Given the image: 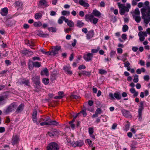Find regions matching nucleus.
<instances>
[{
    "mask_svg": "<svg viewBox=\"0 0 150 150\" xmlns=\"http://www.w3.org/2000/svg\"><path fill=\"white\" fill-rule=\"evenodd\" d=\"M146 11V9L144 8H143L141 9L142 18L144 19V22L146 24H148L150 21V7L148 8L146 16L145 13Z\"/></svg>",
    "mask_w": 150,
    "mask_h": 150,
    "instance_id": "obj_1",
    "label": "nucleus"
},
{
    "mask_svg": "<svg viewBox=\"0 0 150 150\" xmlns=\"http://www.w3.org/2000/svg\"><path fill=\"white\" fill-rule=\"evenodd\" d=\"M17 106V104L16 102H13L11 103L4 110V113L6 114H7L10 112L14 111Z\"/></svg>",
    "mask_w": 150,
    "mask_h": 150,
    "instance_id": "obj_2",
    "label": "nucleus"
},
{
    "mask_svg": "<svg viewBox=\"0 0 150 150\" xmlns=\"http://www.w3.org/2000/svg\"><path fill=\"white\" fill-rule=\"evenodd\" d=\"M59 146L55 142L49 143L47 147V150H59Z\"/></svg>",
    "mask_w": 150,
    "mask_h": 150,
    "instance_id": "obj_3",
    "label": "nucleus"
},
{
    "mask_svg": "<svg viewBox=\"0 0 150 150\" xmlns=\"http://www.w3.org/2000/svg\"><path fill=\"white\" fill-rule=\"evenodd\" d=\"M119 93L117 92L116 93H115L114 95L112 93H110L109 94V96L110 98V99L113 100L115 99L114 97L117 100H119L121 99V96L120 94Z\"/></svg>",
    "mask_w": 150,
    "mask_h": 150,
    "instance_id": "obj_4",
    "label": "nucleus"
},
{
    "mask_svg": "<svg viewBox=\"0 0 150 150\" xmlns=\"http://www.w3.org/2000/svg\"><path fill=\"white\" fill-rule=\"evenodd\" d=\"M71 144L72 146L74 147L76 146L81 147L83 145L84 143L83 140H79L72 142Z\"/></svg>",
    "mask_w": 150,
    "mask_h": 150,
    "instance_id": "obj_5",
    "label": "nucleus"
},
{
    "mask_svg": "<svg viewBox=\"0 0 150 150\" xmlns=\"http://www.w3.org/2000/svg\"><path fill=\"white\" fill-rule=\"evenodd\" d=\"M121 112L123 115L125 117L129 118H132V116L129 111L125 109H122L121 110Z\"/></svg>",
    "mask_w": 150,
    "mask_h": 150,
    "instance_id": "obj_6",
    "label": "nucleus"
},
{
    "mask_svg": "<svg viewBox=\"0 0 150 150\" xmlns=\"http://www.w3.org/2000/svg\"><path fill=\"white\" fill-rule=\"evenodd\" d=\"M93 55L92 53H88L84 55L83 57L86 61L88 62L92 60Z\"/></svg>",
    "mask_w": 150,
    "mask_h": 150,
    "instance_id": "obj_7",
    "label": "nucleus"
},
{
    "mask_svg": "<svg viewBox=\"0 0 150 150\" xmlns=\"http://www.w3.org/2000/svg\"><path fill=\"white\" fill-rule=\"evenodd\" d=\"M19 140V136L17 135H13L12 139V144L13 145H14L18 144Z\"/></svg>",
    "mask_w": 150,
    "mask_h": 150,
    "instance_id": "obj_8",
    "label": "nucleus"
},
{
    "mask_svg": "<svg viewBox=\"0 0 150 150\" xmlns=\"http://www.w3.org/2000/svg\"><path fill=\"white\" fill-rule=\"evenodd\" d=\"M32 79L33 82L35 84H37L38 85L40 84V76H34L32 78Z\"/></svg>",
    "mask_w": 150,
    "mask_h": 150,
    "instance_id": "obj_9",
    "label": "nucleus"
},
{
    "mask_svg": "<svg viewBox=\"0 0 150 150\" xmlns=\"http://www.w3.org/2000/svg\"><path fill=\"white\" fill-rule=\"evenodd\" d=\"M90 75H91V72L86 71H81L80 73L79 74V76L80 77L83 76H88L89 77Z\"/></svg>",
    "mask_w": 150,
    "mask_h": 150,
    "instance_id": "obj_10",
    "label": "nucleus"
},
{
    "mask_svg": "<svg viewBox=\"0 0 150 150\" xmlns=\"http://www.w3.org/2000/svg\"><path fill=\"white\" fill-rule=\"evenodd\" d=\"M47 2L45 0H40L38 4V6L42 7H45L48 6Z\"/></svg>",
    "mask_w": 150,
    "mask_h": 150,
    "instance_id": "obj_11",
    "label": "nucleus"
},
{
    "mask_svg": "<svg viewBox=\"0 0 150 150\" xmlns=\"http://www.w3.org/2000/svg\"><path fill=\"white\" fill-rule=\"evenodd\" d=\"M24 105L23 103L21 104L16 109L15 113L18 114L21 112L23 110Z\"/></svg>",
    "mask_w": 150,
    "mask_h": 150,
    "instance_id": "obj_12",
    "label": "nucleus"
},
{
    "mask_svg": "<svg viewBox=\"0 0 150 150\" xmlns=\"http://www.w3.org/2000/svg\"><path fill=\"white\" fill-rule=\"evenodd\" d=\"M94 35V30H91L88 31V33L86 34V38L88 39H90L93 37Z\"/></svg>",
    "mask_w": 150,
    "mask_h": 150,
    "instance_id": "obj_13",
    "label": "nucleus"
},
{
    "mask_svg": "<svg viewBox=\"0 0 150 150\" xmlns=\"http://www.w3.org/2000/svg\"><path fill=\"white\" fill-rule=\"evenodd\" d=\"M94 16L92 14H86L85 16V20L87 21H90L92 22V19L93 18Z\"/></svg>",
    "mask_w": 150,
    "mask_h": 150,
    "instance_id": "obj_14",
    "label": "nucleus"
},
{
    "mask_svg": "<svg viewBox=\"0 0 150 150\" xmlns=\"http://www.w3.org/2000/svg\"><path fill=\"white\" fill-rule=\"evenodd\" d=\"M8 9L7 8L5 7L2 9L1 10V14L3 16L7 15L8 14Z\"/></svg>",
    "mask_w": 150,
    "mask_h": 150,
    "instance_id": "obj_15",
    "label": "nucleus"
},
{
    "mask_svg": "<svg viewBox=\"0 0 150 150\" xmlns=\"http://www.w3.org/2000/svg\"><path fill=\"white\" fill-rule=\"evenodd\" d=\"M129 9H128L127 8H126V6H125L124 8H122L120 9V13L121 15H123L126 12H129Z\"/></svg>",
    "mask_w": 150,
    "mask_h": 150,
    "instance_id": "obj_16",
    "label": "nucleus"
},
{
    "mask_svg": "<svg viewBox=\"0 0 150 150\" xmlns=\"http://www.w3.org/2000/svg\"><path fill=\"white\" fill-rule=\"evenodd\" d=\"M8 93V92L6 91V92L4 93V95L0 96V101H1L4 100L7 98L8 96L9 95Z\"/></svg>",
    "mask_w": 150,
    "mask_h": 150,
    "instance_id": "obj_17",
    "label": "nucleus"
},
{
    "mask_svg": "<svg viewBox=\"0 0 150 150\" xmlns=\"http://www.w3.org/2000/svg\"><path fill=\"white\" fill-rule=\"evenodd\" d=\"M79 3L81 5L85 7H88L89 6V4L88 3L85 2L82 0H79Z\"/></svg>",
    "mask_w": 150,
    "mask_h": 150,
    "instance_id": "obj_18",
    "label": "nucleus"
},
{
    "mask_svg": "<svg viewBox=\"0 0 150 150\" xmlns=\"http://www.w3.org/2000/svg\"><path fill=\"white\" fill-rule=\"evenodd\" d=\"M21 83L22 84H24L26 86H28L29 87L30 86V81L28 79H23L22 81H21Z\"/></svg>",
    "mask_w": 150,
    "mask_h": 150,
    "instance_id": "obj_19",
    "label": "nucleus"
},
{
    "mask_svg": "<svg viewBox=\"0 0 150 150\" xmlns=\"http://www.w3.org/2000/svg\"><path fill=\"white\" fill-rule=\"evenodd\" d=\"M84 25V23L82 21L78 20L77 21L76 26L79 28H82Z\"/></svg>",
    "mask_w": 150,
    "mask_h": 150,
    "instance_id": "obj_20",
    "label": "nucleus"
},
{
    "mask_svg": "<svg viewBox=\"0 0 150 150\" xmlns=\"http://www.w3.org/2000/svg\"><path fill=\"white\" fill-rule=\"evenodd\" d=\"M130 91L132 93L134 94L133 96L134 97H136L138 96V92L137 91H136L134 88H131L130 89Z\"/></svg>",
    "mask_w": 150,
    "mask_h": 150,
    "instance_id": "obj_21",
    "label": "nucleus"
},
{
    "mask_svg": "<svg viewBox=\"0 0 150 150\" xmlns=\"http://www.w3.org/2000/svg\"><path fill=\"white\" fill-rule=\"evenodd\" d=\"M58 74L56 72V73H52L50 76V80L53 81L56 79L57 75Z\"/></svg>",
    "mask_w": 150,
    "mask_h": 150,
    "instance_id": "obj_22",
    "label": "nucleus"
},
{
    "mask_svg": "<svg viewBox=\"0 0 150 150\" xmlns=\"http://www.w3.org/2000/svg\"><path fill=\"white\" fill-rule=\"evenodd\" d=\"M37 35L38 36L42 38L47 37L49 36L48 34L44 33L42 32H39L37 34Z\"/></svg>",
    "mask_w": 150,
    "mask_h": 150,
    "instance_id": "obj_23",
    "label": "nucleus"
},
{
    "mask_svg": "<svg viewBox=\"0 0 150 150\" xmlns=\"http://www.w3.org/2000/svg\"><path fill=\"white\" fill-rule=\"evenodd\" d=\"M63 69L65 71L67 72L69 74H72V71H70L69 68L67 66L64 67L63 68Z\"/></svg>",
    "mask_w": 150,
    "mask_h": 150,
    "instance_id": "obj_24",
    "label": "nucleus"
},
{
    "mask_svg": "<svg viewBox=\"0 0 150 150\" xmlns=\"http://www.w3.org/2000/svg\"><path fill=\"white\" fill-rule=\"evenodd\" d=\"M92 14L98 17L101 15L100 13L96 9L93 10Z\"/></svg>",
    "mask_w": 150,
    "mask_h": 150,
    "instance_id": "obj_25",
    "label": "nucleus"
},
{
    "mask_svg": "<svg viewBox=\"0 0 150 150\" xmlns=\"http://www.w3.org/2000/svg\"><path fill=\"white\" fill-rule=\"evenodd\" d=\"M41 75L42 76L45 75L46 76H47L49 75L48 70L47 68L45 69L43 71H41L40 73Z\"/></svg>",
    "mask_w": 150,
    "mask_h": 150,
    "instance_id": "obj_26",
    "label": "nucleus"
},
{
    "mask_svg": "<svg viewBox=\"0 0 150 150\" xmlns=\"http://www.w3.org/2000/svg\"><path fill=\"white\" fill-rule=\"evenodd\" d=\"M42 82L45 85H47L49 82V79L48 78H44L42 80Z\"/></svg>",
    "mask_w": 150,
    "mask_h": 150,
    "instance_id": "obj_27",
    "label": "nucleus"
},
{
    "mask_svg": "<svg viewBox=\"0 0 150 150\" xmlns=\"http://www.w3.org/2000/svg\"><path fill=\"white\" fill-rule=\"evenodd\" d=\"M42 16V14L40 13H36L35 16V18L36 19H39Z\"/></svg>",
    "mask_w": 150,
    "mask_h": 150,
    "instance_id": "obj_28",
    "label": "nucleus"
},
{
    "mask_svg": "<svg viewBox=\"0 0 150 150\" xmlns=\"http://www.w3.org/2000/svg\"><path fill=\"white\" fill-rule=\"evenodd\" d=\"M49 125H57L59 124V122L55 121H50L48 122Z\"/></svg>",
    "mask_w": 150,
    "mask_h": 150,
    "instance_id": "obj_29",
    "label": "nucleus"
},
{
    "mask_svg": "<svg viewBox=\"0 0 150 150\" xmlns=\"http://www.w3.org/2000/svg\"><path fill=\"white\" fill-rule=\"evenodd\" d=\"M35 85L34 86V88L35 89L34 90L35 91L38 92L39 91L40 87V84H39V85H38L37 84H35Z\"/></svg>",
    "mask_w": 150,
    "mask_h": 150,
    "instance_id": "obj_30",
    "label": "nucleus"
},
{
    "mask_svg": "<svg viewBox=\"0 0 150 150\" xmlns=\"http://www.w3.org/2000/svg\"><path fill=\"white\" fill-rule=\"evenodd\" d=\"M33 25L35 27H40L42 25V23L40 22H35L33 23Z\"/></svg>",
    "mask_w": 150,
    "mask_h": 150,
    "instance_id": "obj_31",
    "label": "nucleus"
},
{
    "mask_svg": "<svg viewBox=\"0 0 150 150\" xmlns=\"http://www.w3.org/2000/svg\"><path fill=\"white\" fill-rule=\"evenodd\" d=\"M139 37L144 36H147V33L146 32L140 31L139 32L138 34Z\"/></svg>",
    "mask_w": 150,
    "mask_h": 150,
    "instance_id": "obj_32",
    "label": "nucleus"
},
{
    "mask_svg": "<svg viewBox=\"0 0 150 150\" xmlns=\"http://www.w3.org/2000/svg\"><path fill=\"white\" fill-rule=\"evenodd\" d=\"M133 16V18H134L135 21L137 23H139L140 22L141 20L140 16H136L134 17V16Z\"/></svg>",
    "mask_w": 150,
    "mask_h": 150,
    "instance_id": "obj_33",
    "label": "nucleus"
},
{
    "mask_svg": "<svg viewBox=\"0 0 150 150\" xmlns=\"http://www.w3.org/2000/svg\"><path fill=\"white\" fill-rule=\"evenodd\" d=\"M139 108L138 110H142L144 109V102L142 101L140 102V105L139 106Z\"/></svg>",
    "mask_w": 150,
    "mask_h": 150,
    "instance_id": "obj_34",
    "label": "nucleus"
},
{
    "mask_svg": "<svg viewBox=\"0 0 150 150\" xmlns=\"http://www.w3.org/2000/svg\"><path fill=\"white\" fill-rule=\"evenodd\" d=\"M33 66L35 67H40L41 64L39 62H32Z\"/></svg>",
    "mask_w": 150,
    "mask_h": 150,
    "instance_id": "obj_35",
    "label": "nucleus"
},
{
    "mask_svg": "<svg viewBox=\"0 0 150 150\" xmlns=\"http://www.w3.org/2000/svg\"><path fill=\"white\" fill-rule=\"evenodd\" d=\"M37 111L36 109H34L32 114V118L33 119L37 118Z\"/></svg>",
    "mask_w": 150,
    "mask_h": 150,
    "instance_id": "obj_36",
    "label": "nucleus"
},
{
    "mask_svg": "<svg viewBox=\"0 0 150 150\" xmlns=\"http://www.w3.org/2000/svg\"><path fill=\"white\" fill-rule=\"evenodd\" d=\"M26 42V44L32 47H33L35 46L34 42L32 41L30 42L29 40H27Z\"/></svg>",
    "mask_w": 150,
    "mask_h": 150,
    "instance_id": "obj_37",
    "label": "nucleus"
},
{
    "mask_svg": "<svg viewBox=\"0 0 150 150\" xmlns=\"http://www.w3.org/2000/svg\"><path fill=\"white\" fill-rule=\"evenodd\" d=\"M6 25L7 26H11L13 25V23L10 20H8L6 21Z\"/></svg>",
    "mask_w": 150,
    "mask_h": 150,
    "instance_id": "obj_38",
    "label": "nucleus"
},
{
    "mask_svg": "<svg viewBox=\"0 0 150 150\" xmlns=\"http://www.w3.org/2000/svg\"><path fill=\"white\" fill-rule=\"evenodd\" d=\"M62 14L63 16L69 15L70 12L69 11H63L62 12Z\"/></svg>",
    "mask_w": 150,
    "mask_h": 150,
    "instance_id": "obj_39",
    "label": "nucleus"
},
{
    "mask_svg": "<svg viewBox=\"0 0 150 150\" xmlns=\"http://www.w3.org/2000/svg\"><path fill=\"white\" fill-rule=\"evenodd\" d=\"M23 53V54H25V55H27L29 52L31 53H32L31 54L32 55L33 54V52L31 51H29V50H24L22 51Z\"/></svg>",
    "mask_w": 150,
    "mask_h": 150,
    "instance_id": "obj_40",
    "label": "nucleus"
},
{
    "mask_svg": "<svg viewBox=\"0 0 150 150\" xmlns=\"http://www.w3.org/2000/svg\"><path fill=\"white\" fill-rule=\"evenodd\" d=\"M128 29V27L127 25H124L122 27V31L125 32H126Z\"/></svg>",
    "mask_w": 150,
    "mask_h": 150,
    "instance_id": "obj_41",
    "label": "nucleus"
},
{
    "mask_svg": "<svg viewBox=\"0 0 150 150\" xmlns=\"http://www.w3.org/2000/svg\"><path fill=\"white\" fill-rule=\"evenodd\" d=\"M134 78L133 81L134 83H137L138 81V76L137 74H135L134 76Z\"/></svg>",
    "mask_w": 150,
    "mask_h": 150,
    "instance_id": "obj_42",
    "label": "nucleus"
},
{
    "mask_svg": "<svg viewBox=\"0 0 150 150\" xmlns=\"http://www.w3.org/2000/svg\"><path fill=\"white\" fill-rule=\"evenodd\" d=\"M67 25L70 27H73L74 25V23L71 21L69 20L68 22Z\"/></svg>",
    "mask_w": 150,
    "mask_h": 150,
    "instance_id": "obj_43",
    "label": "nucleus"
},
{
    "mask_svg": "<svg viewBox=\"0 0 150 150\" xmlns=\"http://www.w3.org/2000/svg\"><path fill=\"white\" fill-rule=\"evenodd\" d=\"M107 73V71L105 70L100 69L99 70V73L100 74H106Z\"/></svg>",
    "mask_w": 150,
    "mask_h": 150,
    "instance_id": "obj_44",
    "label": "nucleus"
},
{
    "mask_svg": "<svg viewBox=\"0 0 150 150\" xmlns=\"http://www.w3.org/2000/svg\"><path fill=\"white\" fill-rule=\"evenodd\" d=\"M142 110H138V112L139 114L137 117L139 118V119L140 120L142 118Z\"/></svg>",
    "mask_w": 150,
    "mask_h": 150,
    "instance_id": "obj_45",
    "label": "nucleus"
},
{
    "mask_svg": "<svg viewBox=\"0 0 150 150\" xmlns=\"http://www.w3.org/2000/svg\"><path fill=\"white\" fill-rule=\"evenodd\" d=\"M33 62H29L28 63V67L29 69H32L33 68L34 66H33Z\"/></svg>",
    "mask_w": 150,
    "mask_h": 150,
    "instance_id": "obj_46",
    "label": "nucleus"
},
{
    "mask_svg": "<svg viewBox=\"0 0 150 150\" xmlns=\"http://www.w3.org/2000/svg\"><path fill=\"white\" fill-rule=\"evenodd\" d=\"M88 132L89 134H93L94 132L93 128L92 127H89L88 128Z\"/></svg>",
    "mask_w": 150,
    "mask_h": 150,
    "instance_id": "obj_47",
    "label": "nucleus"
},
{
    "mask_svg": "<svg viewBox=\"0 0 150 150\" xmlns=\"http://www.w3.org/2000/svg\"><path fill=\"white\" fill-rule=\"evenodd\" d=\"M79 113V114L81 113L84 116H86L87 115V113L86 112V109L82 110V111H81Z\"/></svg>",
    "mask_w": 150,
    "mask_h": 150,
    "instance_id": "obj_48",
    "label": "nucleus"
},
{
    "mask_svg": "<svg viewBox=\"0 0 150 150\" xmlns=\"http://www.w3.org/2000/svg\"><path fill=\"white\" fill-rule=\"evenodd\" d=\"M48 29L50 31H51L52 32H55L56 31V28L53 27L49 28Z\"/></svg>",
    "mask_w": 150,
    "mask_h": 150,
    "instance_id": "obj_49",
    "label": "nucleus"
},
{
    "mask_svg": "<svg viewBox=\"0 0 150 150\" xmlns=\"http://www.w3.org/2000/svg\"><path fill=\"white\" fill-rule=\"evenodd\" d=\"M102 110L100 108H98L96 109L95 112L99 114H100L102 112Z\"/></svg>",
    "mask_w": 150,
    "mask_h": 150,
    "instance_id": "obj_50",
    "label": "nucleus"
},
{
    "mask_svg": "<svg viewBox=\"0 0 150 150\" xmlns=\"http://www.w3.org/2000/svg\"><path fill=\"white\" fill-rule=\"evenodd\" d=\"M58 52V51L55 50V49L52 50L51 51L52 55L54 56L56 54H57Z\"/></svg>",
    "mask_w": 150,
    "mask_h": 150,
    "instance_id": "obj_51",
    "label": "nucleus"
},
{
    "mask_svg": "<svg viewBox=\"0 0 150 150\" xmlns=\"http://www.w3.org/2000/svg\"><path fill=\"white\" fill-rule=\"evenodd\" d=\"M127 124H126L125 125V128L126 130H127L129 129V126H130V123L128 121H127Z\"/></svg>",
    "mask_w": 150,
    "mask_h": 150,
    "instance_id": "obj_52",
    "label": "nucleus"
},
{
    "mask_svg": "<svg viewBox=\"0 0 150 150\" xmlns=\"http://www.w3.org/2000/svg\"><path fill=\"white\" fill-rule=\"evenodd\" d=\"M134 13L137 16L139 15L140 12L138 8H137L135 9Z\"/></svg>",
    "mask_w": 150,
    "mask_h": 150,
    "instance_id": "obj_53",
    "label": "nucleus"
},
{
    "mask_svg": "<svg viewBox=\"0 0 150 150\" xmlns=\"http://www.w3.org/2000/svg\"><path fill=\"white\" fill-rule=\"evenodd\" d=\"M92 19V22L94 24H96L98 22V19L96 18H93Z\"/></svg>",
    "mask_w": 150,
    "mask_h": 150,
    "instance_id": "obj_54",
    "label": "nucleus"
},
{
    "mask_svg": "<svg viewBox=\"0 0 150 150\" xmlns=\"http://www.w3.org/2000/svg\"><path fill=\"white\" fill-rule=\"evenodd\" d=\"M150 79L149 76V75H145L144 77V80L146 81H148Z\"/></svg>",
    "mask_w": 150,
    "mask_h": 150,
    "instance_id": "obj_55",
    "label": "nucleus"
},
{
    "mask_svg": "<svg viewBox=\"0 0 150 150\" xmlns=\"http://www.w3.org/2000/svg\"><path fill=\"white\" fill-rule=\"evenodd\" d=\"M33 120L34 122L37 125H38L40 122L41 120H40L39 121H38L37 118H35L33 119Z\"/></svg>",
    "mask_w": 150,
    "mask_h": 150,
    "instance_id": "obj_56",
    "label": "nucleus"
},
{
    "mask_svg": "<svg viewBox=\"0 0 150 150\" xmlns=\"http://www.w3.org/2000/svg\"><path fill=\"white\" fill-rule=\"evenodd\" d=\"M86 67L83 65H80L78 67V69L79 70L84 69L86 68Z\"/></svg>",
    "mask_w": 150,
    "mask_h": 150,
    "instance_id": "obj_57",
    "label": "nucleus"
},
{
    "mask_svg": "<svg viewBox=\"0 0 150 150\" xmlns=\"http://www.w3.org/2000/svg\"><path fill=\"white\" fill-rule=\"evenodd\" d=\"M61 18L63 19V20H64L66 23H67L69 21L68 20V19L66 18L64 16H61Z\"/></svg>",
    "mask_w": 150,
    "mask_h": 150,
    "instance_id": "obj_58",
    "label": "nucleus"
},
{
    "mask_svg": "<svg viewBox=\"0 0 150 150\" xmlns=\"http://www.w3.org/2000/svg\"><path fill=\"white\" fill-rule=\"evenodd\" d=\"M118 4L119 8H124V7L125 6L124 4H120L119 3H118Z\"/></svg>",
    "mask_w": 150,
    "mask_h": 150,
    "instance_id": "obj_59",
    "label": "nucleus"
},
{
    "mask_svg": "<svg viewBox=\"0 0 150 150\" xmlns=\"http://www.w3.org/2000/svg\"><path fill=\"white\" fill-rule=\"evenodd\" d=\"M87 142L90 146H92L93 145L92 144V141L91 140H90L89 139H87Z\"/></svg>",
    "mask_w": 150,
    "mask_h": 150,
    "instance_id": "obj_60",
    "label": "nucleus"
},
{
    "mask_svg": "<svg viewBox=\"0 0 150 150\" xmlns=\"http://www.w3.org/2000/svg\"><path fill=\"white\" fill-rule=\"evenodd\" d=\"M117 51L118 53L119 54H122V52L123 50L121 48H118L117 49Z\"/></svg>",
    "mask_w": 150,
    "mask_h": 150,
    "instance_id": "obj_61",
    "label": "nucleus"
},
{
    "mask_svg": "<svg viewBox=\"0 0 150 150\" xmlns=\"http://www.w3.org/2000/svg\"><path fill=\"white\" fill-rule=\"evenodd\" d=\"M11 120L9 117V116H7L6 117V120L5 121V122L6 123H8L10 122Z\"/></svg>",
    "mask_w": 150,
    "mask_h": 150,
    "instance_id": "obj_62",
    "label": "nucleus"
},
{
    "mask_svg": "<svg viewBox=\"0 0 150 150\" xmlns=\"http://www.w3.org/2000/svg\"><path fill=\"white\" fill-rule=\"evenodd\" d=\"M5 128L3 127H0V133H3L5 132Z\"/></svg>",
    "mask_w": 150,
    "mask_h": 150,
    "instance_id": "obj_63",
    "label": "nucleus"
},
{
    "mask_svg": "<svg viewBox=\"0 0 150 150\" xmlns=\"http://www.w3.org/2000/svg\"><path fill=\"white\" fill-rule=\"evenodd\" d=\"M23 28L25 29L28 28H29V25L27 24H24L23 25Z\"/></svg>",
    "mask_w": 150,
    "mask_h": 150,
    "instance_id": "obj_64",
    "label": "nucleus"
}]
</instances>
